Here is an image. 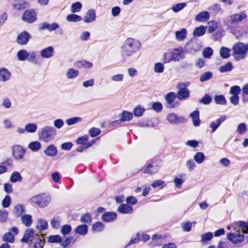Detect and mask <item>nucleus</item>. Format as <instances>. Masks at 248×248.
Segmentation results:
<instances>
[{
    "instance_id": "obj_1",
    "label": "nucleus",
    "mask_w": 248,
    "mask_h": 248,
    "mask_svg": "<svg viewBox=\"0 0 248 248\" xmlns=\"http://www.w3.org/2000/svg\"><path fill=\"white\" fill-rule=\"evenodd\" d=\"M232 227L236 232L229 233L227 237L229 241L234 244H239L244 240V233L248 234V223L242 221L234 222Z\"/></svg>"
},
{
    "instance_id": "obj_2",
    "label": "nucleus",
    "mask_w": 248,
    "mask_h": 248,
    "mask_svg": "<svg viewBox=\"0 0 248 248\" xmlns=\"http://www.w3.org/2000/svg\"><path fill=\"white\" fill-rule=\"evenodd\" d=\"M140 42L135 38H128L121 46V54L123 58H127L133 56L140 48Z\"/></svg>"
},
{
    "instance_id": "obj_3",
    "label": "nucleus",
    "mask_w": 248,
    "mask_h": 248,
    "mask_svg": "<svg viewBox=\"0 0 248 248\" xmlns=\"http://www.w3.org/2000/svg\"><path fill=\"white\" fill-rule=\"evenodd\" d=\"M43 235H40L32 229H27L24 233L21 242L27 243L32 248H42L44 247L45 240Z\"/></svg>"
},
{
    "instance_id": "obj_4",
    "label": "nucleus",
    "mask_w": 248,
    "mask_h": 248,
    "mask_svg": "<svg viewBox=\"0 0 248 248\" xmlns=\"http://www.w3.org/2000/svg\"><path fill=\"white\" fill-rule=\"evenodd\" d=\"M232 55L236 61L244 59L248 52V43L247 44H244L241 42L236 43L232 46Z\"/></svg>"
},
{
    "instance_id": "obj_5",
    "label": "nucleus",
    "mask_w": 248,
    "mask_h": 248,
    "mask_svg": "<svg viewBox=\"0 0 248 248\" xmlns=\"http://www.w3.org/2000/svg\"><path fill=\"white\" fill-rule=\"evenodd\" d=\"M247 17V15L245 12L242 11L226 17L223 19V22L229 29H232Z\"/></svg>"
},
{
    "instance_id": "obj_6",
    "label": "nucleus",
    "mask_w": 248,
    "mask_h": 248,
    "mask_svg": "<svg viewBox=\"0 0 248 248\" xmlns=\"http://www.w3.org/2000/svg\"><path fill=\"white\" fill-rule=\"evenodd\" d=\"M56 135V129L52 126H46L38 132L40 140L48 142L54 140Z\"/></svg>"
},
{
    "instance_id": "obj_7",
    "label": "nucleus",
    "mask_w": 248,
    "mask_h": 248,
    "mask_svg": "<svg viewBox=\"0 0 248 248\" xmlns=\"http://www.w3.org/2000/svg\"><path fill=\"white\" fill-rule=\"evenodd\" d=\"M51 201V197L45 193H41L32 197L30 201L40 208L46 207Z\"/></svg>"
},
{
    "instance_id": "obj_8",
    "label": "nucleus",
    "mask_w": 248,
    "mask_h": 248,
    "mask_svg": "<svg viewBox=\"0 0 248 248\" xmlns=\"http://www.w3.org/2000/svg\"><path fill=\"white\" fill-rule=\"evenodd\" d=\"M17 59L20 61H28L33 62L36 57V53L34 51L28 52L26 49H21L17 53Z\"/></svg>"
},
{
    "instance_id": "obj_9",
    "label": "nucleus",
    "mask_w": 248,
    "mask_h": 248,
    "mask_svg": "<svg viewBox=\"0 0 248 248\" xmlns=\"http://www.w3.org/2000/svg\"><path fill=\"white\" fill-rule=\"evenodd\" d=\"M176 97V94L173 92H170L167 94L165 97L166 101V107L168 108L177 107L180 103L178 101L175 100Z\"/></svg>"
},
{
    "instance_id": "obj_10",
    "label": "nucleus",
    "mask_w": 248,
    "mask_h": 248,
    "mask_svg": "<svg viewBox=\"0 0 248 248\" xmlns=\"http://www.w3.org/2000/svg\"><path fill=\"white\" fill-rule=\"evenodd\" d=\"M12 150L13 157L15 160L20 161L24 158L26 149L21 145H14L12 147Z\"/></svg>"
},
{
    "instance_id": "obj_11",
    "label": "nucleus",
    "mask_w": 248,
    "mask_h": 248,
    "mask_svg": "<svg viewBox=\"0 0 248 248\" xmlns=\"http://www.w3.org/2000/svg\"><path fill=\"white\" fill-rule=\"evenodd\" d=\"M21 19L28 23H32L37 19V14L34 9L27 10L23 14Z\"/></svg>"
},
{
    "instance_id": "obj_12",
    "label": "nucleus",
    "mask_w": 248,
    "mask_h": 248,
    "mask_svg": "<svg viewBox=\"0 0 248 248\" xmlns=\"http://www.w3.org/2000/svg\"><path fill=\"white\" fill-rule=\"evenodd\" d=\"M161 166V162L159 160H155L149 164L144 170V173L153 174L156 173Z\"/></svg>"
},
{
    "instance_id": "obj_13",
    "label": "nucleus",
    "mask_w": 248,
    "mask_h": 248,
    "mask_svg": "<svg viewBox=\"0 0 248 248\" xmlns=\"http://www.w3.org/2000/svg\"><path fill=\"white\" fill-rule=\"evenodd\" d=\"M13 214L16 217H32L31 216L26 214L25 206L21 204L15 205Z\"/></svg>"
},
{
    "instance_id": "obj_14",
    "label": "nucleus",
    "mask_w": 248,
    "mask_h": 248,
    "mask_svg": "<svg viewBox=\"0 0 248 248\" xmlns=\"http://www.w3.org/2000/svg\"><path fill=\"white\" fill-rule=\"evenodd\" d=\"M59 25L57 23L49 24L47 22H44L39 25L38 29L40 31L47 30L51 32L59 28Z\"/></svg>"
},
{
    "instance_id": "obj_15",
    "label": "nucleus",
    "mask_w": 248,
    "mask_h": 248,
    "mask_svg": "<svg viewBox=\"0 0 248 248\" xmlns=\"http://www.w3.org/2000/svg\"><path fill=\"white\" fill-rule=\"evenodd\" d=\"M31 35L26 31H22L17 37L16 42L20 45H26L31 38Z\"/></svg>"
},
{
    "instance_id": "obj_16",
    "label": "nucleus",
    "mask_w": 248,
    "mask_h": 248,
    "mask_svg": "<svg viewBox=\"0 0 248 248\" xmlns=\"http://www.w3.org/2000/svg\"><path fill=\"white\" fill-rule=\"evenodd\" d=\"M12 4L14 9L16 10H22L26 8L27 2L25 0H7Z\"/></svg>"
},
{
    "instance_id": "obj_17",
    "label": "nucleus",
    "mask_w": 248,
    "mask_h": 248,
    "mask_svg": "<svg viewBox=\"0 0 248 248\" xmlns=\"http://www.w3.org/2000/svg\"><path fill=\"white\" fill-rule=\"evenodd\" d=\"M173 61L179 62L185 58V54L183 47L174 48L172 50Z\"/></svg>"
},
{
    "instance_id": "obj_18",
    "label": "nucleus",
    "mask_w": 248,
    "mask_h": 248,
    "mask_svg": "<svg viewBox=\"0 0 248 248\" xmlns=\"http://www.w3.org/2000/svg\"><path fill=\"white\" fill-rule=\"evenodd\" d=\"M167 119L170 123L172 124L183 123L186 121L184 117L179 116L176 114L173 113L169 114L167 115Z\"/></svg>"
},
{
    "instance_id": "obj_19",
    "label": "nucleus",
    "mask_w": 248,
    "mask_h": 248,
    "mask_svg": "<svg viewBox=\"0 0 248 248\" xmlns=\"http://www.w3.org/2000/svg\"><path fill=\"white\" fill-rule=\"evenodd\" d=\"M200 44L194 41H190L186 45L185 49L186 51L190 53H194L200 50Z\"/></svg>"
},
{
    "instance_id": "obj_20",
    "label": "nucleus",
    "mask_w": 248,
    "mask_h": 248,
    "mask_svg": "<svg viewBox=\"0 0 248 248\" xmlns=\"http://www.w3.org/2000/svg\"><path fill=\"white\" fill-rule=\"evenodd\" d=\"M177 88L179 89L178 92L176 94L177 98L179 100H184L188 98L189 97L190 91L185 87L178 86Z\"/></svg>"
},
{
    "instance_id": "obj_21",
    "label": "nucleus",
    "mask_w": 248,
    "mask_h": 248,
    "mask_svg": "<svg viewBox=\"0 0 248 248\" xmlns=\"http://www.w3.org/2000/svg\"><path fill=\"white\" fill-rule=\"evenodd\" d=\"M95 19V12L94 9H91L87 11L86 15L83 18V21L84 23H89L93 22Z\"/></svg>"
},
{
    "instance_id": "obj_22",
    "label": "nucleus",
    "mask_w": 248,
    "mask_h": 248,
    "mask_svg": "<svg viewBox=\"0 0 248 248\" xmlns=\"http://www.w3.org/2000/svg\"><path fill=\"white\" fill-rule=\"evenodd\" d=\"M54 53V48L52 46H49L41 50L40 55L43 58L49 59L53 56Z\"/></svg>"
},
{
    "instance_id": "obj_23",
    "label": "nucleus",
    "mask_w": 248,
    "mask_h": 248,
    "mask_svg": "<svg viewBox=\"0 0 248 248\" xmlns=\"http://www.w3.org/2000/svg\"><path fill=\"white\" fill-rule=\"evenodd\" d=\"M226 120V116L222 115L215 121L212 122L209 125V127L212 129V132H214Z\"/></svg>"
},
{
    "instance_id": "obj_24",
    "label": "nucleus",
    "mask_w": 248,
    "mask_h": 248,
    "mask_svg": "<svg viewBox=\"0 0 248 248\" xmlns=\"http://www.w3.org/2000/svg\"><path fill=\"white\" fill-rule=\"evenodd\" d=\"M118 211L122 214H131L133 211V209L130 205L121 204L118 208Z\"/></svg>"
},
{
    "instance_id": "obj_25",
    "label": "nucleus",
    "mask_w": 248,
    "mask_h": 248,
    "mask_svg": "<svg viewBox=\"0 0 248 248\" xmlns=\"http://www.w3.org/2000/svg\"><path fill=\"white\" fill-rule=\"evenodd\" d=\"M11 76L10 72L5 68H0V81L5 82L9 79Z\"/></svg>"
},
{
    "instance_id": "obj_26",
    "label": "nucleus",
    "mask_w": 248,
    "mask_h": 248,
    "mask_svg": "<svg viewBox=\"0 0 248 248\" xmlns=\"http://www.w3.org/2000/svg\"><path fill=\"white\" fill-rule=\"evenodd\" d=\"M44 153L47 156H55L57 154V148L53 144L49 145L44 151Z\"/></svg>"
},
{
    "instance_id": "obj_27",
    "label": "nucleus",
    "mask_w": 248,
    "mask_h": 248,
    "mask_svg": "<svg viewBox=\"0 0 248 248\" xmlns=\"http://www.w3.org/2000/svg\"><path fill=\"white\" fill-rule=\"evenodd\" d=\"M76 240L77 237L74 236L65 237L62 241H61V246L63 248H66L70 245L74 244Z\"/></svg>"
},
{
    "instance_id": "obj_28",
    "label": "nucleus",
    "mask_w": 248,
    "mask_h": 248,
    "mask_svg": "<svg viewBox=\"0 0 248 248\" xmlns=\"http://www.w3.org/2000/svg\"><path fill=\"white\" fill-rule=\"evenodd\" d=\"M209 14L207 11L201 12L195 17V19L199 22L206 21L209 18Z\"/></svg>"
},
{
    "instance_id": "obj_29",
    "label": "nucleus",
    "mask_w": 248,
    "mask_h": 248,
    "mask_svg": "<svg viewBox=\"0 0 248 248\" xmlns=\"http://www.w3.org/2000/svg\"><path fill=\"white\" fill-rule=\"evenodd\" d=\"M206 28L202 25L196 27L194 30L193 35L194 37H199L204 35L205 33Z\"/></svg>"
},
{
    "instance_id": "obj_30",
    "label": "nucleus",
    "mask_w": 248,
    "mask_h": 248,
    "mask_svg": "<svg viewBox=\"0 0 248 248\" xmlns=\"http://www.w3.org/2000/svg\"><path fill=\"white\" fill-rule=\"evenodd\" d=\"M187 35V31L186 29H182L181 31H178L175 32V38L176 39L181 41L184 40Z\"/></svg>"
},
{
    "instance_id": "obj_31",
    "label": "nucleus",
    "mask_w": 248,
    "mask_h": 248,
    "mask_svg": "<svg viewBox=\"0 0 248 248\" xmlns=\"http://www.w3.org/2000/svg\"><path fill=\"white\" fill-rule=\"evenodd\" d=\"M122 122L129 121L133 118V113L127 111H124L120 114Z\"/></svg>"
},
{
    "instance_id": "obj_32",
    "label": "nucleus",
    "mask_w": 248,
    "mask_h": 248,
    "mask_svg": "<svg viewBox=\"0 0 248 248\" xmlns=\"http://www.w3.org/2000/svg\"><path fill=\"white\" fill-rule=\"evenodd\" d=\"M190 116L192 119L193 125L198 126L200 124V120L199 118V111L195 110L190 114Z\"/></svg>"
},
{
    "instance_id": "obj_33",
    "label": "nucleus",
    "mask_w": 248,
    "mask_h": 248,
    "mask_svg": "<svg viewBox=\"0 0 248 248\" xmlns=\"http://www.w3.org/2000/svg\"><path fill=\"white\" fill-rule=\"evenodd\" d=\"M78 75V71L74 68L68 69L66 73V78L69 79L77 78Z\"/></svg>"
},
{
    "instance_id": "obj_34",
    "label": "nucleus",
    "mask_w": 248,
    "mask_h": 248,
    "mask_svg": "<svg viewBox=\"0 0 248 248\" xmlns=\"http://www.w3.org/2000/svg\"><path fill=\"white\" fill-rule=\"evenodd\" d=\"M233 69V65L232 62H227L225 64L219 68V71L222 73L231 72Z\"/></svg>"
},
{
    "instance_id": "obj_35",
    "label": "nucleus",
    "mask_w": 248,
    "mask_h": 248,
    "mask_svg": "<svg viewBox=\"0 0 248 248\" xmlns=\"http://www.w3.org/2000/svg\"><path fill=\"white\" fill-rule=\"evenodd\" d=\"M28 147L33 152H37L41 148V144L38 141H34L31 142Z\"/></svg>"
},
{
    "instance_id": "obj_36",
    "label": "nucleus",
    "mask_w": 248,
    "mask_h": 248,
    "mask_svg": "<svg viewBox=\"0 0 248 248\" xmlns=\"http://www.w3.org/2000/svg\"><path fill=\"white\" fill-rule=\"evenodd\" d=\"M66 20L68 22H79L82 20V18L81 16L74 14L68 15L66 16Z\"/></svg>"
},
{
    "instance_id": "obj_37",
    "label": "nucleus",
    "mask_w": 248,
    "mask_h": 248,
    "mask_svg": "<svg viewBox=\"0 0 248 248\" xmlns=\"http://www.w3.org/2000/svg\"><path fill=\"white\" fill-rule=\"evenodd\" d=\"M231 50L226 47H221L219 50V54L223 59H227L230 56Z\"/></svg>"
},
{
    "instance_id": "obj_38",
    "label": "nucleus",
    "mask_w": 248,
    "mask_h": 248,
    "mask_svg": "<svg viewBox=\"0 0 248 248\" xmlns=\"http://www.w3.org/2000/svg\"><path fill=\"white\" fill-rule=\"evenodd\" d=\"M22 180V177L20 174L17 171H14L11 175L10 180L12 183H16L20 182Z\"/></svg>"
},
{
    "instance_id": "obj_39",
    "label": "nucleus",
    "mask_w": 248,
    "mask_h": 248,
    "mask_svg": "<svg viewBox=\"0 0 248 248\" xmlns=\"http://www.w3.org/2000/svg\"><path fill=\"white\" fill-rule=\"evenodd\" d=\"M88 232V227L86 225H79L75 230V232L81 235H85Z\"/></svg>"
},
{
    "instance_id": "obj_40",
    "label": "nucleus",
    "mask_w": 248,
    "mask_h": 248,
    "mask_svg": "<svg viewBox=\"0 0 248 248\" xmlns=\"http://www.w3.org/2000/svg\"><path fill=\"white\" fill-rule=\"evenodd\" d=\"M194 159L198 164L202 163L205 158V156L202 152H198L194 156Z\"/></svg>"
},
{
    "instance_id": "obj_41",
    "label": "nucleus",
    "mask_w": 248,
    "mask_h": 248,
    "mask_svg": "<svg viewBox=\"0 0 248 248\" xmlns=\"http://www.w3.org/2000/svg\"><path fill=\"white\" fill-rule=\"evenodd\" d=\"M47 223L45 220L39 219L36 225V228L40 231L45 230L47 229Z\"/></svg>"
},
{
    "instance_id": "obj_42",
    "label": "nucleus",
    "mask_w": 248,
    "mask_h": 248,
    "mask_svg": "<svg viewBox=\"0 0 248 248\" xmlns=\"http://www.w3.org/2000/svg\"><path fill=\"white\" fill-rule=\"evenodd\" d=\"M26 132L30 133H35L37 129V125L34 123H29L25 125Z\"/></svg>"
},
{
    "instance_id": "obj_43",
    "label": "nucleus",
    "mask_w": 248,
    "mask_h": 248,
    "mask_svg": "<svg viewBox=\"0 0 248 248\" xmlns=\"http://www.w3.org/2000/svg\"><path fill=\"white\" fill-rule=\"evenodd\" d=\"M163 62L165 63H169L173 61L172 51H168L163 54L162 59Z\"/></svg>"
},
{
    "instance_id": "obj_44",
    "label": "nucleus",
    "mask_w": 248,
    "mask_h": 248,
    "mask_svg": "<svg viewBox=\"0 0 248 248\" xmlns=\"http://www.w3.org/2000/svg\"><path fill=\"white\" fill-rule=\"evenodd\" d=\"M82 118L79 117H74L68 119L65 122L68 125H72L80 123L82 121Z\"/></svg>"
},
{
    "instance_id": "obj_45",
    "label": "nucleus",
    "mask_w": 248,
    "mask_h": 248,
    "mask_svg": "<svg viewBox=\"0 0 248 248\" xmlns=\"http://www.w3.org/2000/svg\"><path fill=\"white\" fill-rule=\"evenodd\" d=\"M82 7L81 3L76 2L73 3L71 7V12L72 13H75L80 11Z\"/></svg>"
},
{
    "instance_id": "obj_46",
    "label": "nucleus",
    "mask_w": 248,
    "mask_h": 248,
    "mask_svg": "<svg viewBox=\"0 0 248 248\" xmlns=\"http://www.w3.org/2000/svg\"><path fill=\"white\" fill-rule=\"evenodd\" d=\"M157 124V123L155 124L150 121H145L140 122L138 124V125L141 127H153L155 126Z\"/></svg>"
},
{
    "instance_id": "obj_47",
    "label": "nucleus",
    "mask_w": 248,
    "mask_h": 248,
    "mask_svg": "<svg viewBox=\"0 0 248 248\" xmlns=\"http://www.w3.org/2000/svg\"><path fill=\"white\" fill-rule=\"evenodd\" d=\"M208 24V31L209 33L213 32L218 27L217 22L214 20L209 21Z\"/></svg>"
},
{
    "instance_id": "obj_48",
    "label": "nucleus",
    "mask_w": 248,
    "mask_h": 248,
    "mask_svg": "<svg viewBox=\"0 0 248 248\" xmlns=\"http://www.w3.org/2000/svg\"><path fill=\"white\" fill-rule=\"evenodd\" d=\"M186 5V3L185 2L179 3L173 5L171 7V9L174 12L177 13L183 9Z\"/></svg>"
},
{
    "instance_id": "obj_49",
    "label": "nucleus",
    "mask_w": 248,
    "mask_h": 248,
    "mask_svg": "<svg viewBox=\"0 0 248 248\" xmlns=\"http://www.w3.org/2000/svg\"><path fill=\"white\" fill-rule=\"evenodd\" d=\"M213 77V73L211 72L208 71L202 74L200 78V81L201 82H204L211 79Z\"/></svg>"
},
{
    "instance_id": "obj_50",
    "label": "nucleus",
    "mask_w": 248,
    "mask_h": 248,
    "mask_svg": "<svg viewBox=\"0 0 248 248\" xmlns=\"http://www.w3.org/2000/svg\"><path fill=\"white\" fill-rule=\"evenodd\" d=\"M213 54V50L210 47H207L202 51V55L204 58L210 59Z\"/></svg>"
},
{
    "instance_id": "obj_51",
    "label": "nucleus",
    "mask_w": 248,
    "mask_h": 248,
    "mask_svg": "<svg viewBox=\"0 0 248 248\" xmlns=\"http://www.w3.org/2000/svg\"><path fill=\"white\" fill-rule=\"evenodd\" d=\"M3 240L7 242L13 243L15 240L14 235L12 234L11 232H7L4 235Z\"/></svg>"
},
{
    "instance_id": "obj_52",
    "label": "nucleus",
    "mask_w": 248,
    "mask_h": 248,
    "mask_svg": "<svg viewBox=\"0 0 248 248\" xmlns=\"http://www.w3.org/2000/svg\"><path fill=\"white\" fill-rule=\"evenodd\" d=\"M215 101L217 104L225 105L226 104V100L222 95H216L215 97Z\"/></svg>"
},
{
    "instance_id": "obj_53",
    "label": "nucleus",
    "mask_w": 248,
    "mask_h": 248,
    "mask_svg": "<svg viewBox=\"0 0 248 248\" xmlns=\"http://www.w3.org/2000/svg\"><path fill=\"white\" fill-rule=\"evenodd\" d=\"M104 225L99 222L94 223L92 227L93 231L95 232H101L104 229Z\"/></svg>"
},
{
    "instance_id": "obj_54",
    "label": "nucleus",
    "mask_w": 248,
    "mask_h": 248,
    "mask_svg": "<svg viewBox=\"0 0 248 248\" xmlns=\"http://www.w3.org/2000/svg\"><path fill=\"white\" fill-rule=\"evenodd\" d=\"M144 111V108L138 106L135 108L134 110V114L135 116L140 117L143 115Z\"/></svg>"
},
{
    "instance_id": "obj_55",
    "label": "nucleus",
    "mask_w": 248,
    "mask_h": 248,
    "mask_svg": "<svg viewBox=\"0 0 248 248\" xmlns=\"http://www.w3.org/2000/svg\"><path fill=\"white\" fill-rule=\"evenodd\" d=\"M124 79V75L122 74H118L113 75L111 77L110 79L114 82H122Z\"/></svg>"
},
{
    "instance_id": "obj_56",
    "label": "nucleus",
    "mask_w": 248,
    "mask_h": 248,
    "mask_svg": "<svg viewBox=\"0 0 248 248\" xmlns=\"http://www.w3.org/2000/svg\"><path fill=\"white\" fill-rule=\"evenodd\" d=\"M212 100V97L209 95L206 94L199 100V102L204 105H208L211 102Z\"/></svg>"
},
{
    "instance_id": "obj_57",
    "label": "nucleus",
    "mask_w": 248,
    "mask_h": 248,
    "mask_svg": "<svg viewBox=\"0 0 248 248\" xmlns=\"http://www.w3.org/2000/svg\"><path fill=\"white\" fill-rule=\"evenodd\" d=\"M61 241L62 238L59 235H51L48 238L49 243H59Z\"/></svg>"
},
{
    "instance_id": "obj_58",
    "label": "nucleus",
    "mask_w": 248,
    "mask_h": 248,
    "mask_svg": "<svg viewBox=\"0 0 248 248\" xmlns=\"http://www.w3.org/2000/svg\"><path fill=\"white\" fill-rule=\"evenodd\" d=\"M164 70V66L162 63L157 62L154 65V71L155 73H161Z\"/></svg>"
},
{
    "instance_id": "obj_59",
    "label": "nucleus",
    "mask_w": 248,
    "mask_h": 248,
    "mask_svg": "<svg viewBox=\"0 0 248 248\" xmlns=\"http://www.w3.org/2000/svg\"><path fill=\"white\" fill-rule=\"evenodd\" d=\"M240 92V87L238 86L235 85L232 86L231 88L230 93L232 94V95H238Z\"/></svg>"
},
{
    "instance_id": "obj_60",
    "label": "nucleus",
    "mask_w": 248,
    "mask_h": 248,
    "mask_svg": "<svg viewBox=\"0 0 248 248\" xmlns=\"http://www.w3.org/2000/svg\"><path fill=\"white\" fill-rule=\"evenodd\" d=\"M11 203V197L9 195H7L2 202V205L4 208L8 207Z\"/></svg>"
},
{
    "instance_id": "obj_61",
    "label": "nucleus",
    "mask_w": 248,
    "mask_h": 248,
    "mask_svg": "<svg viewBox=\"0 0 248 248\" xmlns=\"http://www.w3.org/2000/svg\"><path fill=\"white\" fill-rule=\"evenodd\" d=\"M213 234L212 232H208L205 233H204L202 235L201 238L202 241L205 242L206 241H210L213 238Z\"/></svg>"
},
{
    "instance_id": "obj_62",
    "label": "nucleus",
    "mask_w": 248,
    "mask_h": 248,
    "mask_svg": "<svg viewBox=\"0 0 248 248\" xmlns=\"http://www.w3.org/2000/svg\"><path fill=\"white\" fill-rule=\"evenodd\" d=\"M162 105L160 102H154L152 106V108L156 112H159L162 110Z\"/></svg>"
},
{
    "instance_id": "obj_63",
    "label": "nucleus",
    "mask_w": 248,
    "mask_h": 248,
    "mask_svg": "<svg viewBox=\"0 0 248 248\" xmlns=\"http://www.w3.org/2000/svg\"><path fill=\"white\" fill-rule=\"evenodd\" d=\"M76 64L78 67L82 66L84 68H90L93 66L91 62L84 61L78 62Z\"/></svg>"
},
{
    "instance_id": "obj_64",
    "label": "nucleus",
    "mask_w": 248,
    "mask_h": 248,
    "mask_svg": "<svg viewBox=\"0 0 248 248\" xmlns=\"http://www.w3.org/2000/svg\"><path fill=\"white\" fill-rule=\"evenodd\" d=\"M71 227L70 225H64L62 226L61 232L63 235L68 234L71 231Z\"/></svg>"
}]
</instances>
